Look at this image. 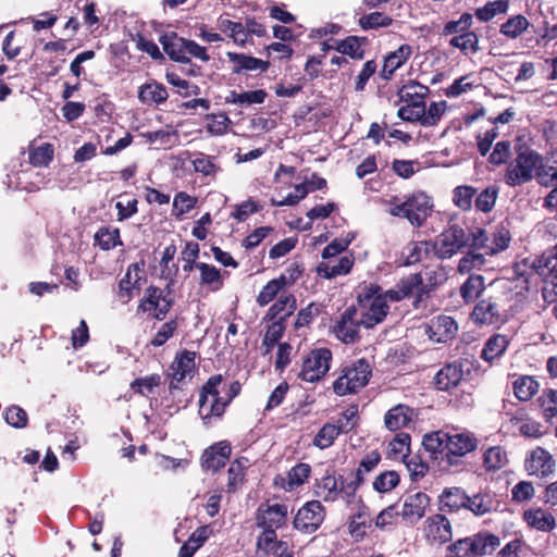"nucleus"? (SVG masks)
I'll return each instance as SVG.
<instances>
[{
	"label": "nucleus",
	"instance_id": "21",
	"mask_svg": "<svg viewBox=\"0 0 557 557\" xmlns=\"http://www.w3.org/2000/svg\"><path fill=\"white\" fill-rule=\"evenodd\" d=\"M458 330L456 321L448 315H438L429 324L430 338L437 343H446L451 339Z\"/></svg>",
	"mask_w": 557,
	"mask_h": 557
},
{
	"label": "nucleus",
	"instance_id": "12",
	"mask_svg": "<svg viewBox=\"0 0 557 557\" xmlns=\"http://www.w3.org/2000/svg\"><path fill=\"white\" fill-rule=\"evenodd\" d=\"M172 307V299L164 295V292L158 287L150 286L146 289L138 310L143 312L154 311V318L162 320Z\"/></svg>",
	"mask_w": 557,
	"mask_h": 557
},
{
	"label": "nucleus",
	"instance_id": "28",
	"mask_svg": "<svg viewBox=\"0 0 557 557\" xmlns=\"http://www.w3.org/2000/svg\"><path fill=\"white\" fill-rule=\"evenodd\" d=\"M367 42L368 39L366 37L348 36L343 40H336L334 50L351 59L362 60L364 58L363 46H366Z\"/></svg>",
	"mask_w": 557,
	"mask_h": 557
},
{
	"label": "nucleus",
	"instance_id": "22",
	"mask_svg": "<svg viewBox=\"0 0 557 557\" xmlns=\"http://www.w3.org/2000/svg\"><path fill=\"white\" fill-rule=\"evenodd\" d=\"M471 318L474 323L481 325H492L502 322L499 307L497 302L493 301L491 298L480 300L475 305Z\"/></svg>",
	"mask_w": 557,
	"mask_h": 557
},
{
	"label": "nucleus",
	"instance_id": "32",
	"mask_svg": "<svg viewBox=\"0 0 557 557\" xmlns=\"http://www.w3.org/2000/svg\"><path fill=\"white\" fill-rule=\"evenodd\" d=\"M354 264L351 256H343L335 263L322 262L318 267V273L324 278H333L339 275H345L350 272Z\"/></svg>",
	"mask_w": 557,
	"mask_h": 557
},
{
	"label": "nucleus",
	"instance_id": "34",
	"mask_svg": "<svg viewBox=\"0 0 557 557\" xmlns=\"http://www.w3.org/2000/svg\"><path fill=\"white\" fill-rule=\"evenodd\" d=\"M191 165L196 173L210 178H214L221 171V168L216 162V158L203 152L195 153L194 159L191 160Z\"/></svg>",
	"mask_w": 557,
	"mask_h": 557
},
{
	"label": "nucleus",
	"instance_id": "16",
	"mask_svg": "<svg viewBox=\"0 0 557 557\" xmlns=\"http://www.w3.org/2000/svg\"><path fill=\"white\" fill-rule=\"evenodd\" d=\"M198 285L200 289H205L208 293H216L224 285V275L228 274L226 271L221 272L220 269L209 263H200L197 265Z\"/></svg>",
	"mask_w": 557,
	"mask_h": 557
},
{
	"label": "nucleus",
	"instance_id": "50",
	"mask_svg": "<svg viewBox=\"0 0 557 557\" xmlns=\"http://www.w3.org/2000/svg\"><path fill=\"white\" fill-rule=\"evenodd\" d=\"M392 23L393 18L391 16L377 11L366 14L358 20V24L363 30L385 28L391 26Z\"/></svg>",
	"mask_w": 557,
	"mask_h": 557
},
{
	"label": "nucleus",
	"instance_id": "38",
	"mask_svg": "<svg viewBox=\"0 0 557 557\" xmlns=\"http://www.w3.org/2000/svg\"><path fill=\"white\" fill-rule=\"evenodd\" d=\"M208 537V528H198L196 531L191 533L188 541L181 546L178 557H193L194 554L205 544Z\"/></svg>",
	"mask_w": 557,
	"mask_h": 557
},
{
	"label": "nucleus",
	"instance_id": "1",
	"mask_svg": "<svg viewBox=\"0 0 557 557\" xmlns=\"http://www.w3.org/2000/svg\"><path fill=\"white\" fill-rule=\"evenodd\" d=\"M358 304L361 310L360 322L367 329L381 323L389 309L381 287L373 284L361 288L358 295Z\"/></svg>",
	"mask_w": 557,
	"mask_h": 557
},
{
	"label": "nucleus",
	"instance_id": "23",
	"mask_svg": "<svg viewBox=\"0 0 557 557\" xmlns=\"http://www.w3.org/2000/svg\"><path fill=\"white\" fill-rule=\"evenodd\" d=\"M195 352L184 350L178 354L171 366L172 381L170 383V391L177 388L178 382L183 381L189 375L195 368Z\"/></svg>",
	"mask_w": 557,
	"mask_h": 557
},
{
	"label": "nucleus",
	"instance_id": "9",
	"mask_svg": "<svg viewBox=\"0 0 557 557\" xmlns=\"http://www.w3.org/2000/svg\"><path fill=\"white\" fill-rule=\"evenodd\" d=\"M447 443L445 459L442 457V462H445V465L442 466L443 470H448V468L457 466L458 458L471 453L478 445L476 438L468 432L447 433Z\"/></svg>",
	"mask_w": 557,
	"mask_h": 557
},
{
	"label": "nucleus",
	"instance_id": "36",
	"mask_svg": "<svg viewBox=\"0 0 557 557\" xmlns=\"http://www.w3.org/2000/svg\"><path fill=\"white\" fill-rule=\"evenodd\" d=\"M509 342L507 336L502 334L493 335L485 343L481 357L488 362L499 358L506 350Z\"/></svg>",
	"mask_w": 557,
	"mask_h": 557
},
{
	"label": "nucleus",
	"instance_id": "18",
	"mask_svg": "<svg viewBox=\"0 0 557 557\" xmlns=\"http://www.w3.org/2000/svg\"><path fill=\"white\" fill-rule=\"evenodd\" d=\"M144 271L138 263L127 268L125 276L120 281L117 297L122 304H127L134 296V290L140 289Z\"/></svg>",
	"mask_w": 557,
	"mask_h": 557
},
{
	"label": "nucleus",
	"instance_id": "59",
	"mask_svg": "<svg viewBox=\"0 0 557 557\" xmlns=\"http://www.w3.org/2000/svg\"><path fill=\"white\" fill-rule=\"evenodd\" d=\"M53 154L52 145L42 144L30 151L29 161L35 166H47L52 161Z\"/></svg>",
	"mask_w": 557,
	"mask_h": 557
},
{
	"label": "nucleus",
	"instance_id": "10",
	"mask_svg": "<svg viewBox=\"0 0 557 557\" xmlns=\"http://www.w3.org/2000/svg\"><path fill=\"white\" fill-rule=\"evenodd\" d=\"M288 508L284 504H261L256 512V524L261 529L277 530L286 524Z\"/></svg>",
	"mask_w": 557,
	"mask_h": 557
},
{
	"label": "nucleus",
	"instance_id": "57",
	"mask_svg": "<svg viewBox=\"0 0 557 557\" xmlns=\"http://www.w3.org/2000/svg\"><path fill=\"white\" fill-rule=\"evenodd\" d=\"M362 482L363 481L354 474L350 480L343 479L341 476V482L337 490L338 499H343L347 505L355 503L356 492Z\"/></svg>",
	"mask_w": 557,
	"mask_h": 557
},
{
	"label": "nucleus",
	"instance_id": "25",
	"mask_svg": "<svg viewBox=\"0 0 557 557\" xmlns=\"http://www.w3.org/2000/svg\"><path fill=\"white\" fill-rule=\"evenodd\" d=\"M164 52L176 62L187 63L186 45L187 39L177 36L175 33L165 34L160 38Z\"/></svg>",
	"mask_w": 557,
	"mask_h": 557
},
{
	"label": "nucleus",
	"instance_id": "24",
	"mask_svg": "<svg viewBox=\"0 0 557 557\" xmlns=\"http://www.w3.org/2000/svg\"><path fill=\"white\" fill-rule=\"evenodd\" d=\"M412 54L411 46L404 44L395 51L388 53L384 59L381 76L383 79H391L396 70L401 67Z\"/></svg>",
	"mask_w": 557,
	"mask_h": 557
},
{
	"label": "nucleus",
	"instance_id": "63",
	"mask_svg": "<svg viewBox=\"0 0 557 557\" xmlns=\"http://www.w3.org/2000/svg\"><path fill=\"white\" fill-rule=\"evenodd\" d=\"M398 483L399 474L396 471H385L375 478L373 487L379 493H387L396 487Z\"/></svg>",
	"mask_w": 557,
	"mask_h": 557
},
{
	"label": "nucleus",
	"instance_id": "58",
	"mask_svg": "<svg viewBox=\"0 0 557 557\" xmlns=\"http://www.w3.org/2000/svg\"><path fill=\"white\" fill-rule=\"evenodd\" d=\"M537 401L546 419L557 416V391L552 388L544 389Z\"/></svg>",
	"mask_w": 557,
	"mask_h": 557
},
{
	"label": "nucleus",
	"instance_id": "35",
	"mask_svg": "<svg viewBox=\"0 0 557 557\" xmlns=\"http://www.w3.org/2000/svg\"><path fill=\"white\" fill-rule=\"evenodd\" d=\"M467 502H469V496L460 487L445 488L440 496L442 508H447L449 511L466 508Z\"/></svg>",
	"mask_w": 557,
	"mask_h": 557
},
{
	"label": "nucleus",
	"instance_id": "51",
	"mask_svg": "<svg viewBox=\"0 0 557 557\" xmlns=\"http://www.w3.org/2000/svg\"><path fill=\"white\" fill-rule=\"evenodd\" d=\"M494 507V500L488 493H479L469 497L466 508L471 510L476 516H483L490 512Z\"/></svg>",
	"mask_w": 557,
	"mask_h": 557
},
{
	"label": "nucleus",
	"instance_id": "15",
	"mask_svg": "<svg viewBox=\"0 0 557 557\" xmlns=\"http://www.w3.org/2000/svg\"><path fill=\"white\" fill-rule=\"evenodd\" d=\"M424 533L430 542L436 544L446 543L453 536L450 522L443 515L429 517L424 522Z\"/></svg>",
	"mask_w": 557,
	"mask_h": 557
},
{
	"label": "nucleus",
	"instance_id": "48",
	"mask_svg": "<svg viewBox=\"0 0 557 557\" xmlns=\"http://www.w3.org/2000/svg\"><path fill=\"white\" fill-rule=\"evenodd\" d=\"M206 122L207 132L212 136L225 135L232 124V121L225 113L207 114Z\"/></svg>",
	"mask_w": 557,
	"mask_h": 557
},
{
	"label": "nucleus",
	"instance_id": "55",
	"mask_svg": "<svg viewBox=\"0 0 557 557\" xmlns=\"http://www.w3.org/2000/svg\"><path fill=\"white\" fill-rule=\"evenodd\" d=\"M507 461V454L499 446L491 447L484 453V467L488 471L500 470L506 466Z\"/></svg>",
	"mask_w": 557,
	"mask_h": 557
},
{
	"label": "nucleus",
	"instance_id": "27",
	"mask_svg": "<svg viewBox=\"0 0 557 557\" xmlns=\"http://www.w3.org/2000/svg\"><path fill=\"white\" fill-rule=\"evenodd\" d=\"M523 519L529 527L542 532H550L556 527L555 517L541 508L525 510Z\"/></svg>",
	"mask_w": 557,
	"mask_h": 557
},
{
	"label": "nucleus",
	"instance_id": "20",
	"mask_svg": "<svg viewBox=\"0 0 557 557\" xmlns=\"http://www.w3.org/2000/svg\"><path fill=\"white\" fill-rule=\"evenodd\" d=\"M430 504L429 496L423 492L409 494L404 498L401 517L410 522L419 520Z\"/></svg>",
	"mask_w": 557,
	"mask_h": 557
},
{
	"label": "nucleus",
	"instance_id": "4",
	"mask_svg": "<svg viewBox=\"0 0 557 557\" xmlns=\"http://www.w3.org/2000/svg\"><path fill=\"white\" fill-rule=\"evenodd\" d=\"M222 381L221 374L213 375L201 388L198 412L205 424H209L212 419L221 418L225 411L227 401L220 396Z\"/></svg>",
	"mask_w": 557,
	"mask_h": 557
},
{
	"label": "nucleus",
	"instance_id": "17",
	"mask_svg": "<svg viewBox=\"0 0 557 557\" xmlns=\"http://www.w3.org/2000/svg\"><path fill=\"white\" fill-rule=\"evenodd\" d=\"M231 456V445L227 442H219L207 448L201 457V466L212 472L226 465Z\"/></svg>",
	"mask_w": 557,
	"mask_h": 557
},
{
	"label": "nucleus",
	"instance_id": "47",
	"mask_svg": "<svg viewBox=\"0 0 557 557\" xmlns=\"http://www.w3.org/2000/svg\"><path fill=\"white\" fill-rule=\"evenodd\" d=\"M508 0H494L486 2L482 8L475 10V16L481 22H488L498 14H504L508 11Z\"/></svg>",
	"mask_w": 557,
	"mask_h": 557
},
{
	"label": "nucleus",
	"instance_id": "33",
	"mask_svg": "<svg viewBox=\"0 0 557 557\" xmlns=\"http://www.w3.org/2000/svg\"><path fill=\"white\" fill-rule=\"evenodd\" d=\"M339 482L341 476L336 478L334 474L326 473L317 481L314 493L324 502H335L338 499L337 490Z\"/></svg>",
	"mask_w": 557,
	"mask_h": 557
},
{
	"label": "nucleus",
	"instance_id": "49",
	"mask_svg": "<svg viewBox=\"0 0 557 557\" xmlns=\"http://www.w3.org/2000/svg\"><path fill=\"white\" fill-rule=\"evenodd\" d=\"M310 466L308 463H298L287 473V479L283 487L286 491H293L302 485L310 475Z\"/></svg>",
	"mask_w": 557,
	"mask_h": 557
},
{
	"label": "nucleus",
	"instance_id": "61",
	"mask_svg": "<svg viewBox=\"0 0 557 557\" xmlns=\"http://www.w3.org/2000/svg\"><path fill=\"white\" fill-rule=\"evenodd\" d=\"M397 115L408 122H420L425 115V103L412 102L399 108Z\"/></svg>",
	"mask_w": 557,
	"mask_h": 557
},
{
	"label": "nucleus",
	"instance_id": "46",
	"mask_svg": "<svg viewBox=\"0 0 557 557\" xmlns=\"http://www.w3.org/2000/svg\"><path fill=\"white\" fill-rule=\"evenodd\" d=\"M537 391L539 383L532 376H520L513 382V393L519 400H530Z\"/></svg>",
	"mask_w": 557,
	"mask_h": 557
},
{
	"label": "nucleus",
	"instance_id": "42",
	"mask_svg": "<svg viewBox=\"0 0 557 557\" xmlns=\"http://www.w3.org/2000/svg\"><path fill=\"white\" fill-rule=\"evenodd\" d=\"M497 197L498 188L494 185L487 186L481 191L476 189L473 207L476 211L488 213L494 209Z\"/></svg>",
	"mask_w": 557,
	"mask_h": 557
},
{
	"label": "nucleus",
	"instance_id": "13",
	"mask_svg": "<svg viewBox=\"0 0 557 557\" xmlns=\"http://www.w3.org/2000/svg\"><path fill=\"white\" fill-rule=\"evenodd\" d=\"M555 460L544 448L536 447L525 459V470L530 475L547 478L555 472Z\"/></svg>",
	"mask_w": 557,
	"mask_h": 557
},
{
	"label": "nucleus",
	"instance_id": "41",
	"mask_svg": "<svg viewBox=\"0 0 557 557\" xmlns=\"http://www.w3.org/2000/svg\"><path fill=\"white\" fill-rule=\"evenodd\" d=\"M485 289L482 275H470L460 286V295L466 302H473Z\"/></svg>",
	"mask_w": 557,
	"mask_h": 557
},
{
	"label": "nucleus",
	"instance_id": "53",
	"mask_svg": "<svg viewBox=\"0 0 557 557\" xmlns=\"http://www.w3.org/2000/svg\"><path fill=\"white\" fill-rule=\"evenodd\" d=\"M342 433L336 423L324 424L313 438V444L321 448H327L333 445L334 441Z\"/></svg>",
	"mask_w": 557,
	"mask_h": 557
},
{
	"label": "nucleus",
	"instance_id": "52",
	"mask_svg": "<svg viewBox=\"0 0 557 557\" xmlns=\"http://www.w3.org/2000/svg\"><path fill=\"white\" fill-rule=\"evenodd\" d=\"M449 45L454 48L460 49L465 53H475L479 51V38L475 33L470 30L453 37L449 40Z\"/></svg>",
	"mask_w": 557,
	"mask_h": 557
},
{
	"label": "nucleus",
	"instance_id": "5",
	"mask_svg": "<svg viewBox=\"0 0 557 557\" xmlns=\"http://www.w3.org/2000/svg\"><path fill=\"white\" fill-rule=\"evenodd\" d=\"M542 161L541 154L529 148H520L517 157L508 164L505 182L509 186H520L534 177Z\"/></svg>",
	"mask_w": 557,
	"mask_h": 557
},
{
	"label": "nucleus",
	"instance_id": "31",
	"mask_svg": "<svg viewBox=\"0 0 557 557\" xmlns=\"http://www.w3.org/2000/svg\"><path fill=\"white\" fill-rule=\"evenodd\" d=\"M169 97L166 88L157 82L143 85L138 91L139 100L145 104H160L166 101Z\"/></svg>",
	"mask_w": 557,
	"mask_h": 557
},
{
	"label": "nucleus",
	"instance_id": "11",
	"mask_svg": "<svg viewBox=\"0 0 557 557\" xmlns=\"http://www.w3.org/2000/svg\"><path fill=\"white\" fill-rule=\"evenodd\" d=\"M324 519V509L319 500L305 504L294 518V527L306 533L314 532Z\"/></svg>",
	"mask_w": 557,
	"mask_h": 557
},
{
	"label": "nucleus",
	"instance_id": "7",
	"mask_svg": "<svg viewBox=\"0 0 557 557\" xmlns=\"http://www.w3.org/2000/svg\"><path fill=\"white\" fill-rule=\"evenodd\" d=\"M469 236L459 225H451L442 232L433 243L434 253L440 259H449L467 245Z\"/></svg>",
	"mask_w": 557,
	"mask_h": 557
},
{
	"label": "nucleus",
	"instance_id": "2",
	"mask_svg": "<svg viewBox=\"0 0 557 557\" xmlns=\"http://www.w3.org/2000/svg\"><path fill=\"white\" fill-rule=\"evenodd\" d=\"M432 198L423 191L410 195L404 202L392 205L388 213L407 219L413 227H421L433 211Z\"/></svg>",
	"mask_w": 557,
	"mask_h": 557
},
{
	"label": "nucleus",
	"instance_id": "43",
	"mask_svg": "<svg viewBox=\"0 0 557 557\" xmlns=\"http://www.w3.org/2000/svg\"><path fill=\"white\" fill-rule=\"evenodd\" d=\"M534 268L542 277L557 275V245L553 250L544 252L535 262Z\"/></svg>",
	"mask_w": 557,
	"mask_h": 557
},
{
	"label": "nucleus",
	"instance_id": "62",
	"mask_svg": "<svg viewBox=\"0 0 557 557\" xmlns=\"http://www.w3.org/2000/svg\"><path fill=\"white\" fill-rule=\"evenodd\" d=\"M296 309V299L293 295L281 296L270 308L273 315L280 319L289 317Z\"/></svg>",
	"mask_w": 557,
	"mask_h": 557
},
{
	"label": "nucleus",
	"instance_id": "64",
	"mask_svg": "<svg viewBox=\"0 0 557 557\" xmlns=\"http://www.w3.org/2000/svg\"><path fill=\"white\" fill-rule=\"evenodd\" d=\"M534 495V486L529 481H520L511 488V499L518 504L530 502Z\"/></svg>",
	"mask_w": 557,
	"mask_h": 557
},
{
	"label": "nucleus",
	"instance_id": "8",
	"mask_svg": "<svg viewBox=\"0 0 557 557\" xmlns=\"http://www.w3.org/2000/svg\"><path fill=\"white\" fill-rule=\"evenodd\" d=\"M332 352L327 348L311 350L304 359L299 377L306 382H318L330 370Z\"/></svg>",
	"mask_w": 557,
	"mask_h": 557
},
{
	"label": "nucleus",
	"instance_id": "40",
	"mask_svg": "<svg viewBox=\"0 0 557 557\" xmlns=\"http://www.w3.org/2000/svg\"><path fill=\"white\" fill-rule=\"evenodd\" d=\"M530 26L528 18L523 15H515L500 25L499 33L509 39L521 36Z\"/></svg>",
	"mask_w": 557,
	"mask_h": 557
},
{
	"label": "nucleus",
	"instance_id": "6",
	"mask_svg": "<svg viewBox=\"0 0 557 557\" xmlns=\"http://www.w3.org/2000/svg\"><path fill=\"white\" fill-rule=\"evenodd\" d=\"M500 545L498 536L480 532L473 536H468L456 541L449 546L451 554H462L468 557H481L491 555Z\"/></svg>",
	"mask_w": 557,
	"mask_h": 557
},
{
	"label": "nucleus",
	"instance_id": "39",
	"mask_svg": "<svg viewBox=\"0 0 557 557\" xmlns=\"http://www.w3.org/2000/svg\"><path fill=\"white\" fill-rule=\"evenodd\" d=\"M267 98V92L262 89L236 92L231 91L226 97V103L239 104L244 107H248L251 104H260L263 103Z\"/></svg>",
	"mask_w": 557,
	"mask_h": 557
},
{
	"label": "nucleus",
	"instance_id": "14",
	"mask_svg": "<svg viewBox=\"0 0 557 557\" xmlns=\"http://www.w3.org/2000/svg\"><path fill=\"white\" fill-rule=\"evenodd\" d=\"M362 325L357 319V309L347 308L334 326L336 337L345 344L355 343L359 337V327Z\"/></svg>",
	"mask_w": 557,
	"mask_h": 557
},
{
	"label": "nucleus",
	"instance_id": "37",
	"mask_svg": "<svg viewBox=\"0 0 557 557\" xmlns=\"http://www.w3.org/2000/svg\"><path fill=\"white\" fill-rule=\"evenodd\" d=\"M475 195V187L459 185L453 189V202L462 211H471L474 206Z\"/></svg>",
	"mask_w": 557,
	"mask_h": 557
},
{
	"label": "nucleus",
	"instance_id": "30",
	"mask_svg": "<svg viewBox=\"0 0 557 557\" xmlns=\"http://www.w3.org/2000/svg\"><path fill=\"white\" fill-rule=\"evenodd\" d=\"M422 444L426 451L431 453V456L434 459H441L442 457L445 459V454L447 453V433L443 431L434 432L431 434H425L422 441ZM441 467L445 465V462L441 461Z\"/></svg>",
	"mask_w": 557,
	"mask_h": 557
},
{
	"label": "nucleus",
	"instance_id": "45",
	"mask_svg": "<svg viewBox=\"0 0 557 557\" xmlns=\"http://www.w3.org/2000/svg\"><path fill=\"white\" fill-rule=\"evenodd\" d=\"M248 459H236L227 470V492L234 493L243 484Z\"/></svg>",
	"mask_w": 557,
	"mask_h": 557
},
{
	"label": "nucleus",
	"instance_id": "19",
	"mask_svg": "<svg viewBox=\"0 0 557 557\" xmlns=\"http://www.w3.org/2000/svg\"><path fill=\"white\" fill-rule=\"evenodd\" d=\"M463 377L462 366L451 362L441 368L434 376V385L438 391H450L458 386Z\"/></svg>",
	"mask_w": 557,
	"mask_h": 557
},
{
	"label": "nucleus",
	"instance_id": "26",
	"mask_svg": "<svg viewBox=\"0 0 557 557\" xmlns=\"http://www.w3.org/2000/svg\"><path fill=\"white\" fill-rule=\"evenodd\" d=\"M413 410L406 405H396L384 417V424L389 431H398L412 421Z\"/></svg>",
	"mask_w": 557,
	"mask_h": 557
},
{
	"label": "nucleus",
	"instance_id": "56",
	"mask_svg": "<svg viewBox=\"0 0 557 557\" xmlns=\"http://www.w3.org/2000/svg\"><path fill=\"white\" fill-rule=\"evenodd\" d=\"M485 253L474 250L466 253L458 263V272L460 274H468L473 270H480L485 264Z\"/></svg>",
	"mask_w": 557,
	"mask_h": 557
},
{
	"label": "nucleus",
	"instance_id": "3",
	"mask_svg": "<svg viewBox=\"0 0 557 557\" xmlns=\"http://www.w3.org/2000/svg\"><path fill=\"white\" fill-rule=\"evenodd\" d=\"M372 375V369L364 358L358 359L341 370L333 383V391L338 396L355 394L363 388Z\"/></svg>",
	"mask_w": 557,
	"mask_h": 557
},
{
	"label": "nucleus",
	"instance_id": "60",
	"mask_svg": "<svg viewBox=\"0 0 557 557\" xmlns=\"http://www.w3.org/2000/svg\"><path fill=\"white\" fill-rule=\"evenodd\" d=\"M283 287L284 277L271 280L270 282L267 283V285L263 286V288L259 293L257 297V302L262 307L267 306L275 298V296Z\"/></svg>",
	"mask_w": 557,
	"mask_h": 557
},
{
	"label": "nucleus",
	"instance_id": "44",
	"mask_svg": "<svg viewBox=\"0 0 557 557\" xmlns=\"http://www.w3.org/2000/svg\"><path fill=\"white\" fill-rule=\"evenodd\" d=\"M429 92V88L416 82H410L407 85H404L399 91L398 96L401 101L407 104L412 102L425 103L424 99Z\"/></svg>",
	"mask_w": 557,
	"mask_h": 557
},
{
	"label": "nucleus",
	"instance_id": "29",
	"mask_svg": "<svg viewBox=\"0 0 557 557\" xmlns=\"http://www.w3.org/2000/svg\"><path fill=\"white\" fill-rule=\"evenodd\" d=\"M227 58L235 64L234 73H239L244 70L265 72L269 67L268 62L244 53L227 52Z\"/></svg>",
	"mask_w": 557,
	"mask_h": 557
},
{
	"label": "nucleus",
	"instance_id": "54",
	"mask_svg": "<svg viewBox=\"0 0 557 557\" xmlns=\"http://www.w3.org/2000/svg\"><path fill=\"white\" fill-rule=\"evenodd\" d=\"M534 174L540 185L557 188V159L549 164L541 162Z\"/></svg>",
	"mask_w": 557,
	"mask_h": 557
}]
</instances>
